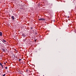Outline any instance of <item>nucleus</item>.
<instances>
[{"instance_id":"aec40b11","label":"nucleus","mask_w":76,"mask_h":76,"mask_svg":"<svg viewBox=\"0 0 76 76\" xmlns=\"http://www.w3.org/2000/svg\"><path fill=\"white\" fill-rule=\"evenodd\" d=\"M6 63H7V62H6Z\"/></svg>"},{"instance_id":"20e7f679","label":"nucleus","mask_w":76,"mask_h":76,"mask_svg":"<svg viewBox=\"0 0 76 76\" xmlns=\"http://www.w3.org/2000/svg\"><path fill=\"white\" fill-rule=\"evenodd\" d=\"M22 35L23 37H26V35H25L23 34H22Z\"/></svg>"},{"instance_id":"f03ea898","label":"nucleus","mask_w":76,"mask_h":76,"mask_svg":"<svg viewBox=\"0 0 76 76\" xmlns=\"http://www.w3.org/2000/svg\"><path fill=\"white\" fill-rule=\"evenodd\" d=\"M1 41H2V42H3V43H4V42H6V41L4 39H1Z\"/></svg>"},{"instance_id":"f3484780","label":"nucleus","mask_w":76,"mask_h":76,"mask_svg":"<svg viewBox=\"0 0 76 76\" xmlns=\"http://www.w3.org/2000/svg\"><path fill=\"white\" fill-rule=\"evenodd\" d=\"M54 22H55V20H54Z\"/></svg>"},{"instance_id":"9b49d317","label":"nucleus","mask_w":76,"mask_h":76,"mask_svg":"<svg viewBox=\"0 0 76 76\" xmlns=\"http://www.w3.org/2000/svg\"><path fill=\"white\" fill-rule=\"evenodd\" d=\"M37 40H34V42H36Z\"/></svg>"},{"instance_id":"4468645a","label":"nucleus","mask_w":76,"mask_h":76,"mask_svg":"<svg viewBox=\"0 0 76 76\" xmlns=\"http://www.w3.org/2000/svg\"><path fill=\"white\" fill-rule=\"evenodd\" d=\"M23 8H21V9H22Z\"/></svg>"},{"instance_id":"6ab92c4d","label":"nucleus","mask_w":76,"mask_h":76,"mask_svg":"<svg viewBox=\"0 0 76 76\" xmlns=\"http://www.w3.org/2000/svg\"><path fill=\"white\" fill-rule=\"evenodd\" d=\"M43 76H44V75H43Z\"/></svg>"},{"instance_id":"0eeeda50","label":"nucleus","mask_w":76,"mask_h":76,"mask_svg":"<svg viewBox=\"0 0 76 76\" xmlns=\"http://www.w3.org/2000/svg\"><path fill=\"white\" fill-rule=\"evenodd\" d=\"M2 32H0V36H2Z\"/></svg>"},{"instance_id":"ddd939ff","label":"nucleus","mask_w":76,"mask_h":76,"mask_svg":"<svg viewBox=\"0 0 76 76\" xmlns=\"http://www.w3.org/2000/svg\"><path fill=\"white\" fill-rule=\"evenodd\" d=\"M75 34H76V31H75Z\"/></svg>"},{"instance_id":"9d476101","label":"nucleus","mask_w":76,"mask_h":76,"mask_svg":"<svg viewBox=\"0 0 76 76\" xmlns=\"http://www.w3.org/2000/svg\"><path fill=\"white\" fill-rule=\"evenodd\" d=\"M5 75H6V74H4L3 75H2V76H5Z\"/></svg>"},{"instance_id":"2eb2a0df","label":"nucleus","mask_w":76,"mask_h":76,"mask_svg":"<svg viewBox=\"0 0 76 76\" xmlns=\"http://www.w3.org/2000/svg\"><path fill=\"white\" fill-rule=\"evenodd\" d=\"M74 4H76V2H75Z\"/></svg>"},{"instance_id":"7ed1b4c3","label":"nucleus","mask_w":76,"mask_h":76,"mask_svg":"<svg viewBox=\"0 0 76 76\" xmlns=\"http://www.w3.org/2000/svg\"><path fill=\"white\" fill-rule=\"evenodd\" d=\"M0 65L1 66L2 68L3 69V65L1 63H0Z\"/></svg>"},{"instance_id":"1a4fd4ad","label":"nucleus","mask_w":76,"mask_h":76,"mask_svg":"<svg viewBox=\"0 0 76 76\" xmlns=\"http://www.w3.org/2000/svg\"><path fill=\"white\" fill-rule=\"evenodd\" d=\"M5 69H7V67H5Z\"/></svg>"},{"instance_id":"39448f33","label":"nucleus","mask_w":76,"mask_h":76,"mask_svg":"<svg viewBox=\"0 0 76 76\" xmlns=\"http://www.w3.org/2000/svg\"><path fill=\"white\" fill-rule=\"evenodd\" d=\"M2 50L4 52H6V50H5V49H2Z\"/></svg>"},{"instance_id":"423d86ee","label":"nucleus","mask_w":76,"mask_h":76,"mask_svg":"<svg viewBox=\"0 0 76 76\" xmlns=\"http://www.w3.org/2000/svg\"><path fill=\"white\" fill-rule=\"evenodd\" d=\"M11 18H12L13 20H14V18H15L14 16H11Z\"/></svg>"},{"instance_id":"a211bd4d","label":"nucleus","mask_w":76,"mask_h":76,"mask_svg":"<svg viewBox=\"0 0 76 76\" xmlns=\"http://www.w3.org/2000/svg\"><path fill=\"white\" fill-rule=\"evenodd\" d=\"M26 72H28V70H26Z\"/></svg>"},{"instance_id":"6e6552de","label":"nucleus","mask_w":76,"mask_h":76,"mask_svg":"<svg viewBox=\"0 0 76 76\" xmlns=\"http://www.w3.org/2000/svg\"><path fill=\"white\" fill-rule=\"evenodd\" d=\"M21 60H22V59H19V61H21Z\"/></svg>"},{"instance_id":"f8f14e48","label":"nucleus","mask_w":76,"mask_h":76,"mask_svg":"<svg viewBox=\"0 0 76 76\" xmlns=\"http://www.w3.org/2000/svg\"><path fill=\"white\" fill-rule=\"evenodd\" d=\"M32 29V27H31V29Z\"/></svg>"},{"instance_id":"dca6fc26","label":"nucleus","mask_w":76,"mask_h":76,"mask_svg":"<svg viewBox=\"0 0 76 76\" xmlns=\"http://www.w3.org/2000/svg\"><path fill=\"white\" fill-rule=\"evenodd\" d=\"M4 64H6V63L4 62Z\"/></svg>"},{"instance_id":"f257e3e1","label":"nucleus","mask_w":76,"mask_h":76,"mask_svg":"<svg viewBox=\"0 0 76 76\" xmlns=\"http://www.w3.org/2000/svg\"><path fill=\"white\" fill-rule=\"evenodd\" d=\"M39 20H42V21H44V20H45V19L43 18H40L39 19Z\"/></svg>"}]
</instances>
